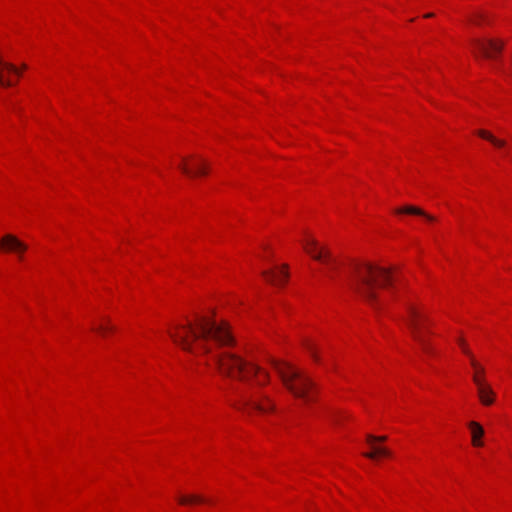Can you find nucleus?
Masks as SVG:
<instances>
[{"mask_svg":"<svg viewBox=\"0 0 512 512\" xmlns=\"http://www.w3.org/2000/svg\"><path fill=\"white\" fill-rule=\"evenodd\" d=\"M175 344L190 353L211 355L219 372L238 379L242 386L236 389L235 407L239 410L267 413L274 411L275 405L262 388L268 384L267 371L240 356L229 352H216L214 347H226L234 344L226 323L218 324L204 316L195 321L175 324L169 331Z\"/></svg>","mask_w":512,"mask_h":512,"instance_id":"1","label":"nucleus"},{"mask_svg":"<svg viewBox=\"0 0 512 512\" xmlns=\"http://www.w3.org/2000/svg\"><path fill=\"white\" fill-rule=\"evenodd\" d=\"M350 288L370 304L378 298V291L392 282L391 272L368 262L354 263L349 271Z\"/></svg>","mask_w":512,"mask_h":512,"instance_id":"2","label":"nucleus"},{"mask_svg":"<svg viewBox=\"0 0 512 512\" xmlns=\"http://www.w3.org/2000/svg\"><path fill=\"white\" fill-rule=\"evenodd\" d=\"M271 365L286 389L296 398L302 399L305 403L314 401V383L306 374L286 362L272 359Z\"/></svg>","mask_w":512,"mask_h":512,"instance_id":"3","label":"nucleus"},{"mask_svg":"<svg viewBox=\"0 0 512 512\" xmlns=\"http://www.w3.org/2000/svg\"><path fill=\"white\" fill-rule=\"evenodd\" d=\"M407 315L404 318L407 326L410 329L413 339L418 343L420 348L425 353H431L432 348L429 341L425 337L426 324H428V318L420 313L415 306L408 304L406 307Z\"/></svg>","mask_w":512,"mask_h":512,"instance_id":"4","label":"nucleus"},{"mask_svg":"<svg viewBox=\"0 0 512 512\" xmlns=\"http://www.w3.org/2000/svg\"><path fill=\"white\" fill-rule=\"evenodd\" d=\"M304 250L313 259L323 263L329 272H333L337 268V260L332 256L331 252L324 248L319 247L314 239H308L303 243Z\"/></svg>","mask_w":512,"mask_h":512,"instance_id":"5","label":"nucleus"},{"mask_svg":"<svg viewBox=\"0 0 512 512\" xmlns=\"http://www.w3.org/2000/svg\"><path fill=\"white\" fill-rule=\"evenodd\" d=\"M179 169L190 177L206 175L208 173L207 163L201 158L194 157L191 163L186 158H183L179 164Z\"/></svg>","mask_w":512,"mask_h":512,"instance_id":"6","label":"nucleus"},{"mask_svg":"<svg viewBox=\"0 0 512 512\" xmlns=\"http://www.w3.org/2000/svg\"><path fill=\"white\" fill-rule=\"evenodd\" d=\"M474 47L479 50L484 57L492 59L503 49V43L496 40H473Z\"/></svg>","mask_w":512,"mask_h":512,"instance_id":"7","label":"nucleus"},{"mask_svg":"<svg viewBox=\"0 0 512 512\" xmlns=\"http://www.w3.org/2000/svg\"><path fill=\"white\" fill-rule=\"evenodd\" d=\"M473 382L477 386L480 402L485 406L492 405L495 401V392L492 387L485 381V379L480 378L478 375L473 377Z\"/></svg>","mask_w":512,"mask_h":512,"instance_id":"8","label":"nucleus"},{"mask_svg":"<svg viewBox=\"0 0 512 512\" xmlns=\"http://www.w3.org/2000/svg\"><path fill=\"white\" fill-rule=\"evenodd\" d=\"M0 249L7 252H14L21 258L22 253L27 250V245L12 234H7L0 239Z\"/></svg>","mask_w":512,"mask_h":512,"instance_id":"9","label":"nucleus"},{"mask_svg":"<svg viewBox=\"0 0 512 512\" xmlns=\"http://www.w3.org/2000/svg\"><path fill=\"white\" fill-rule=\"evenodd\" d=\"M262 274L268 282L274 285L285 283L289 276L288 267L286 265H283L279 270L264 271Z\"/></svg>","mask_w":512,"mask_h":512,"instance_id":"10","label":"nucleus"},{"mask_svg":"<svg viewBox=\"0 0 512 512\" xmlns=\"http://www.w3.org/2000/svg\"><path fill=\"white\" fill-rule=\"evenodd\" d=\"M468 428L471 431L472 445L475 447H481L483 445V442L481 441V438L484 435L483 427L476 421H470L468 422Z\"/></svg>","mask_w":512,"mask_h":512,"instance_id":"11","label":"nucleus"},{"mask_svg":"<svg viewBox=\"0 0 512 512\" xmlns=\"http://www.w3.org/2000/svg\"><path fill=\"white\" fill-rule=\"evenodd\" d=\"M396 213L398 214H411V215H417V216H422L423 218H425L428 222H433L435 221V217L430 215V214H427L424 210L418 208V207H415V206H405V207H402V208H399L396 210Z\"/></svg>","mask_w":512,"mask_h":512,"instance_id":"12","label":"nucleus"},{"mask_svg":"<svg viewBox=\"0 0 512 512\" xmlns=\"http://www.w3.org/2000/svg\"><path fill=\"white\" fill-rule=\"evenodd\" d=\"M372 451L364 453V456L370 459H375L377 456H390V451L386 447L377 446L374 443L370 444Z\"/></svg>","mask_w":512,"mask_h":512,"instance_id":"13","label":"nucleus"},{"mask_svg":"<svg viewBox=\"0 0 512 512\" xmlns=\"http://www.w3.org/2000/svg\"><path fill=\"white\" fill-rule=\"evenodd\" d=\"M477 134L480 137L488 140L489 142H491L494 146H496L498 148L505 147V145H506V142L504 140L496 138L495 136H493L490 132H488L486 130H479L477 132Z\"/></svg>","mask_w":512,"mask_h":512,"instance_id":"14","label":"nucleus"},{"mask_svg":"<svg viewBox=\"0 0 512 512\" xmlns=\"http://www.w3.org/2000/svg\"><path fill=\"white\" fill-rule=\"evenodd\" d=\"M178 500L182 505L204 502V499L198 495L180 496Z\"/></svg>","mask_w":512,"mask_h":512,"instance_id":"15","label":"nucleus"},{"mask_svg":"<svg viewBox=\"0 0 512 512\" xmlns=\"http://www.w3.org/2000/svg\"><path fill=\"white\" fill-rule=\"evenodd\" d=\"M470 360H471V365L475 370L473 377L475 375H478L480 378L485 379L484 378V374H485L484 368L474 359V357L471 358Z\"/></svg>","mask_w":512,"mask_h":512,"instance_id":"16","label":"nucleus"},{"mask_svg":"<svg viewBox=\"0 0 512 512\" xmlns=\"http://www.w3.org/2000/svg\"><path fill=\"white\" fill-rule=\"evenodd\" d=\"M457 343L461 347L463 353H465L467 356H469L470 359L473 358V355H472L471 351L469 350V348L467 347L463 338H461V337L458 338Z\"/></svg>","mask_w":512,"mask_h":512,"instance_id":"17","label":"nucleus"},{"mask_svg":"<svg viewBox=\"0 0 512 512\" xmlns=\"http://www.w3.org/2000/svg\"><path fill=\"white\" fill-rule=\"evenodd\" d=\"M386 440H387L386 436H373V435L367 436V442L369 444L375 443L376 441L384 442Z\"/></svg>","mask_w":512,"mask_h":512,"instance_id":"18","label":"nucleus"},{"mask_svg":"<svg viewBox=\"0 0 512 512\" xmlns=\"http://www.w3.org/2000/svg\"><path fill=\"white\" fill-rule=\"evenodd\" d=\"M115 328L113 326H111L110 324L107 323V325H100L99 327H96L95 330L102 333L103 335L105 334L106 331H113Z\"/></svg>","mask_w":512,"mask_h":512,"instance_id":"19","label":"nucleus"},{"mask_svg":"<svg viewBox=\"0 0 512 512\" xmlns=\"http://www.w3.org/2000/svg\"><path fill=\"white\" fill-rule=\"evenodd\" d=\"M483 14L481 12H475L469 19V21L473 24H479L480 20L483 18Z\"/></svg>","mask_w":512,"mask_h":512,"instance_id":"20","label":"nucleus"},{"mask_svg":"<svg viewBox=\"0 0 512 512\" xmlns=\"http://www.w3.org/2000/svg\"><path fill=\"white\" fill-rule=\"evenodd\" d=\"M433 16H434L433 13H427V14L424 15L425 18H431Z\"/></svg>","mask_w":512,"mask_h":512,"instance_id":"21","label":"nucleus"}]
</instances>
